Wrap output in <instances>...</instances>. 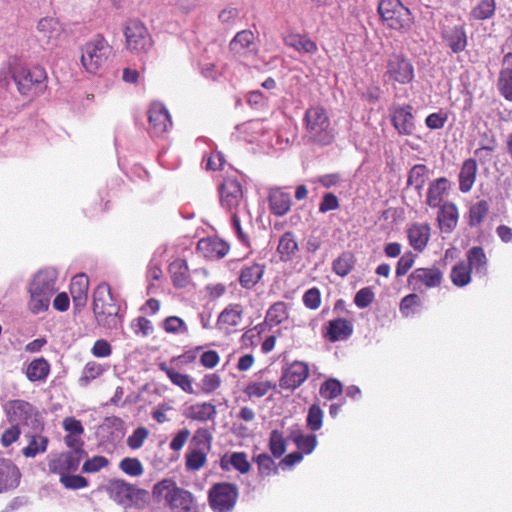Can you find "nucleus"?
<instances>
[{
  "label": "nucleus",
  "mask_w": 512,
  "mask_h": 512,
  "mask_svg": "<svg viewBox=\"0 0 512 512\" xmlns=\"http://www.w3.org/2000/svg\"><path fill=\"white\" fill-rule=\"evenodd\" d=\"M58 273L54 268H44L35 273L28 285V309L34 314L46 312L52 296L57 292Z\"/></svg>",
  "instance_id": "nucleus-1"
},
{
  "label": "nucleus",
  "mask_w": 512,
  "mask_h": 512,
  "mask_svg": "<svg viewBox=\"0 0 512 512\" xmlns=\"http://www.w3.org/2000/svg\"><path fill=\"white\" fill-rule=\"evenodd\" d=\"M304 123L305 137L308 141L321 146L329 145L334 141L335 130L324 107L314 105L308 108L305 112Z\"/></svg>",
  "instance_id": "nucleus-2"
},
{
  "label": "nucleus",
  "mask_w": 512,
  "mask_h": 512,
  "mask_svg": "<svg viewBox=\"0 0 512 512\" xmlns=\"http://www.w3.org/2000/svg\"><path fill=\"white\" fill-rule=\"evenodd\" d=\"M152 494L158 502H164L171 512H190L194 497L179 487L172 479H163L153 486Z\"/></svg>",
  "instance_id": "nucleus-3"
},
{
  "label": "nucleus",
  "mask_w": 512,
  "mask_h": 512,
  "mask_svg": "<svg viewBox=\"0 0 512 512\" xmlns=\"http://www.w3.org/2000/svg\"><path fill=\"white\" fill-rule=\"evenodd\" d=\"M111 57L112 47L101 36L89 40L81 48V65L90 74H102L107 69Z\"/></svg>",
  "instance_id": "nucleus-4"
},
{
  "label": "nucleus",
  "mask_w": 512,
  "mask_h": 512,
  "mask_svg": "<svg viewBox=\"0 0 512 512\" xmlns=\"http://www.w3.org/2000/svg\"><path fill=\"white\" fill-rule=\"evenodd\" d=\"M93 312L99 325L109 329L116 328L120 322L119 306L111 294L110 286L101 283L93 294Z\"/></svg>",
  "instance_id": "nucleus-5"
},
{
  "label": "nucleus",
  "mask_w": 512,
  "mask_h": 512,
  "mask_svg": "<svg viewBox=\"0 0 512 512\" xmlns=\"http://www.w3.org/2000/svg\"><path fill=\"white\" fill-rule=\"evenodd\" d=\"M11 76L16 83L18 91L26 96L34 97L46 89L47 74L44 68L36 66L27 69L18 64L11 70Z\"/></svg>",
  "instance_id": "nucleus-6"
},
{
  "label": "nucleus",
  "mask_w": 512,
  "mask_h": 512,
  "mask_svg": "<svg viewBox=\"0 0 512 512\" xmlns=\"http://www.w3.org/2000/svg\"><path fill=\"white\" fill-rule=\"evenodd\" d=\"M378 12L384 24L391 29L406 32L412 28V13L400 0H381Z\"/></svg>",
  "instance_id": "nucleus-7"
},
{
  "label": "nucleus",
  "mask_w": 512,
  "mask_h": 512,
  "mask_svg": "<svg viewBox=\"0 0 512 512\" xmlns=\"http://www.w3.org/2000/svg\"><path fill=\"white\" fill-rule=\"evenodd\" d=\"M414 78V65L405 54L393 52L387 56L384 72V80L387 83L408 85Z\"/></svg>",
  "instance_id": "nucleus-8"
},
{
  "label": "nucleus",
  "mask_w": 512,
  "mask_h": 512,
  "mask_svg": "<svg viewBox=\"0 0 512 512\" xmlns=\"http://www.w3.org/2000/svg\"><path fill=\"white\" fill-rule=\"evenodd\" d=\"M239 496L238 487L232 483H217L209 490V504L215 512H231Z\"/></svg>",
  "instance_id": "nucleus-9"
},
{
  "label": "nucleus",
  "mask_w": 512,
  "mask_h": 512,
  "mask_svg": "<svg viewBox=\"0 0 512 512\" xmlns=\"http://www.w3.org/2000/svg\"><path fill=\"white\" fill-rule=\"evenodd\" d=\"M124 35L126 48L132 53H146L152 46L148 29L140 21H128L124 29Z\"/></svg>",
  "instance_id": "nucleus-10"
},
{
  "label": "nucleus",
  "mask_w": 512,
  "mask_h": 512,
  "mask_svg": "<svg viewBox=\"0 0 512 512\" xmlns=\"http://www.w3.org/2000/svg\"><path fill=\"white\" fill-rule=\"evenodd\" d=\"M37 39L48 45L57 46L65 38L63 24L54 17L41 18L36 26Z\"/></svg>",
  "instance_id": "nucleus-11"
},
{
  "label": "nucleus",
  "mask_w": 512,
  "mask_h": 512,
  "mask_svg": "<svg viewBox=\"0 0 512 512\" xmlns=\"http://www.w3.org/2000/svg\"><path fill=\"white\" fill-rule=\"evenodd\" d=\"M443 272L436 266L417 268L408 277V283L415 291L439 287Z\"/></svg>",
  "instance_id": "nucleus-12"
},
{
  "label": "nucleus",
  "mask_w": 512,
  "mask_h": 512,
  "mask_svg": "<svg viewBox=\"0 0 512 512\" xmlns=\"http://www.w3.org/2000/svg\"><path fill=\"white\" fill-rule=\"evenodd\" d=\"M84 451L81 449L50 455L48 458L49 471L54 474L66 475L67 472L76 471L79 467Z\"/></svg>",
  "instance_id": "nucleus-13"
},
{
  "label": "nucleus",
  "mask_w": 512,
  "mask_h": 512,
  "mask_svg": "<svg viewBox=\"0 0 512 512\" xmlns=\"http://www.w3.org/2000/svg\"><path fill=\"white\" fill-rule=\"evenodd\" d=\"M106 490L111 499L124 507H129L133 504L134 499L144 491L137 489L134 485L125 482L124 480L114 479L111 480Z\"/></svg>",
  "instance_id": "nucleus-14"
},
{
  "label": "nucleus",
  "mask_w": 512,
  "mask_h": 512,
  "mask_svg": "<svg viewBox=\"0 0 512 512\" xmlns=\"http://www.w3.org/2000/svg\"><path fill=\"white\" fill-rule=\"evenodd\" d=\"M308 364L302 361H295L290 364L282 374L280 387L283 389L295 390L308 378Z\"/></svg>",
  "instance_id": "nucleus-15"
},
{
  "label": "nucleus",
  "mask_w": 512,
  "mask_h": 512,
  "mask_svg": "<svg viewBox=\"0 0 512 512\" xmlns=\"http://www.w3.org/2000/svg\"><path fill=\"white\" fill-rule=\"evenodd\" d=\"M390 112L392 124L400 135H411L414 132V117L410 105H394Z\"/></svg>",
  "instance_id": "nucleus-16"
},
{
  "label": "nucleus",
  "mask_w": 512,
  "mask_h": 512,
  "mask_svg": "<svg viewBox=\"0 0 512 512\" xmlns=\"http://www.w3.org/2000/svg\"><path fill=\"white\" fill-rule=\"evenodd\" d=\"M150 131L159 136L165 133L172 125L170 114L162 103L154 102L148 111Z\"/></svg>",
  "instance_id": "nucleus-17"
},
{
  "label": "nucleus",
  "mask_w": 512,
  "mask_h": 512,
  "mask_svg": "<svg viewBox=\"0 0 512 512\" xmlns=\"http://www.w3.org/2000/svg\"><path fill=\"white\" fill-rule=\"evenodd\" d=\"M243 200L241 184L235 179H226L220 187L221 205L232 211L237 209Z\"/></svg>",
  "instance_id": "nucleus-18"
},
{
  "label": "nucleus",
  "mask_w": 512,
  "mask_h": 512,
  "mask_svg": "<svg viewBox=\"0 0 512 512\" xmlns=\"http://www.w3.org/2000/svg\"><path fill=\"white\" fill-rule=\"evenodd\" d=\"M182 414L186 419L192 421L207 422L215 419L217 409L211 402H197L185 406Z\"/></svg>",
  "instance_id": "nucleus-19"
},
{
  "label": "nucleus",
  "mask_w": 512,
  "mask_h": 512,
  "mask_svg": "<svg viewBox=\"0 0 512 512\" xmlns=\"http://www.w3.org/2000/svg\"><path fill=\"white\" fill-rule=\"evenodd\" d=\"M243 316V308L239 304L227 306L218 316L217 327L226 333L235 331L240 325Z\"/></svg>",
  "instance_id": "nucleus-20"
},
{
  "label": "nucleus",
  "mask_w": 512,
  "mask_h": 512,
  "mask_svg": "<svg viewBox=\"0 0 512 512\" xmlns=\"http://www.w3.org/2000/svg\"><path fill=\"white\" fill-rule=\"evenodd\" d=\"M450 182L446 177H440L429 184L426 196V204L431 208H439L445 202Z\"/></svg>",
  "instance_id": "nucleus-21"
},
{
  "label": "nucleus",
  "mask_w": 512,
  "mask_h": 512,
  "mask_svg": "<svg viewBox=\"0 0 512 512\" xmlns=\"http://www.w3.org/2000/svg\"><path fill=\"white\" fill-rule=\"evenodd\" d=\"M4 410L9 421L19 423L25 422L34 412L33 406L24 400H10L4 405Z\"/></svg>",
  "instance_id": "nucleus-22"
},
{
  "label": "nucleus",
  "mask_w": 512,
  "mask_h": 512,
  "mask_svg": "<svg viewBox=\"0 0 512 512\" xmlns=\"http://www.w3.org/2000/svg\"><path fill=\"white\" fill-rule=\"evenodd\" d=\"M229 251V247L216 238H203L198 241L197 252L210 259L223 258Z\"/></svg>",
  "instance_id": "nucleus-23"
},
{
  "label": "nucleus",
  "mask_w": 512,
  "mask_h": 512,
  "mask_svg": "<svg viewBox=\"0 0 512 512\" xmlns=\"http://www.w3.org/2000/svg\"><path fill=\"white\" fill-rule=\"evenodd\" d=\"M458 218V209L454 203L445 202L441 207H439L437 221L442 232H452L457 226Z\"/></svg>",
  "instance_id": "nucleus-24"
},
{
  "label": "nucleus",
  "mask_w": 512,
  "mask_h": 512,
  "mask_svg": "<svg viewBox=\"0 0 512 512\" xmlns=\"http://www.w3.org/2000/svg\"><path fill=\"white\" fill-rule=\"evenodd\" d=\"M19 479L18 468L10 460L0 459V493L16 487Z\"/></svg>",
  "instance_id": "nucleus-25"
},
{
  "label": "nucleus",
  "mask_w": 512,
  "mask_h": 512,
  "mask_svg": "<svg viewBox=\"0 0 512 512\" xmlns=\"http://www.w3.org/2000/svg\"><path fill=\"white\" fill-rule=\"evenodd\" d=\"M352 332L353 325L350 321L343 318H337L329 322L324 336L331 342H337L346 340L350 337Z\"/></svg>",
  "instance_id": "nucleus-26"
},
{
  "label": "nucleus",
  "mask_w": 512,
  "mask_h": 512,
  "mask_svg": "<svg viewBox=\"0 0 512 512\" xmlns=\"http://www.w3.org/2000/svg\"><path fill=\"white\" fill-rule=\"evenodd\" d=\"M230 49L239 56L252 54L255 51L254 34L249 30L238 32L230 42Z\"/></svg>",
  "instance_id": "nucleus-27"
},
{
  "label": "nucleus",
  "mask_w": 512,
  "mask_h": 512,
  "mask_svg": "<svg viewBox=\"0 0 512 512\" xmlns=\"http://www.w3.org/2000/svg\"><path fill=\"white\" fill-rule=\"evenodd\" d=\"M430 226L425 223H415L407 231L410 245L418 251L424 250L430 238Z\"/></svg>",
  "instance_id": "nucleus-28"
},
{
  "label": "nucleus",
  "mask_w": 512,
  "mask_h": 512,
  "mask_svg": "<svg viewBox=\"0 0 512 512\" xmlns=\"http://www.w3.org/2000/svg\"><path fill=\"white\" fill-rule=\"evenodd\" d=\"M264 274V266L259 263L245 264L241 268L239 282L243 288H253Z\"/></svg>",
  "instance_id": "nucleus-29"
},
{
  "label": "nucleus",
  "mask_w": 512,
  "mask_h": 512,
  "mask_svg": "<svg viewBox=\"0 0 512 512\" xmlns=\"http://www.w3.org/2000/svg\"><path fill=\"white\" fill-rule=\"evenodd\" d=\"M89 281L88 278L83 275H76L72 278L70 284V293L76 308L80 309L85 306L87 301Z\"/></svg>",
  "instance_id": "nucleus-30"
},
{
  "label": "nucleus",
  "mask_w": 512,
  "mask_h": 512,
  "mask_svg": "<svg viewBox=\"0 0 512 512\" xmlns=\"http://www.w3.org/2000/svg\"><path fill=\"white\" fill-rule=\"evenodd\" d=\"M477 163L474 159H467L463 162L459 173V189L463 193L469 192L476 180Z\"/></svg>",
  "instance_id": "nucleus-31"
},
{
  "label": "nucleus",
  "mask_w": 512,
  "mask_h": 512,
  "mask_svg": "<svg viewBox=\"0 0 512 512\" xmlns=\"http://www.w3.org/2000/svg\"><path fill=\"white\" fill-rule=\"evenodd\" d=\"M269 204L273 214L283 216L291 207L290 194L279 188L272 189L269 194Z\"/></svg>",
  "instance_id": "nucleus-32"
},
{
  "label": "nucleus",
  "mask_w": 512,
  "mask_h": 512,
  "mask_svg": "<svg viewBox=\"0 0 512 512\" xmlns=\"http://www.w3.org/2000/svg\"><path fill=\"white\" fill-rule=\"evenodd\" d=\"M220 466L225 471H229L230 468L233 467L241 474L248 473L251 468V465L247 460V455L244 452H233L229 455H224L221 458Z\"/></svg>",
  "instance_id": "nucleus-33"
},
{
  "label": "nucleus",
  "mask_w": 512,
  "mask_h": 512,
  "mask_svg": "<svg viewBox=\"0 0 512 512\" xmlns=\"http://www.w3.org/2000/svg\"><path fill=\"white\" fill-rule=\"evenodd\" d=\"M49 374L50 364L43 357L32 360L25 368V375L31 382L45 381Z\"/></svg>",
  "instance_id": "nucleus-34"
},
{
  "label": "nucleus",
  "mask_w": 512,
  "mask_h": 512,
  "mask_svg": "<svg viewBox=\"0 0 512 512\" xmlns=\"http://www.w3.org/2000/svg\"><path fill=\"white\" fill-rule=\"evenodd\" d=\"M298 250L299 246L294 234L292 232L284 233L277 246L281 261L289 262L293 260Z\"/></svg>",
  "instance_id": "nucleus-35"
},
{
  "label": "nucleus",
  "mask_w": 512,
  "mask_h": 512,
  "mask_svg": "<svg viewBox=\"0 0 512 512\" xmlns=\"http://www.w3.org/2000/svg\"><path fill=\"white\" fill-rule=\"evenodd\" d=\"M444 40L454 53H460L467 46V35L463 26H455L444 33Z\"/></svg>",
  "instance_id": "nucleus-36"
},
{
  "label": "nucleus",
  "mask_w": 512,
  "mask_h": 512,
  "mask_svg": "<svg viewBox=\"0 0 512 512\" xmlns=\"http://www.w3.org/2000/svg\"><path fill=\"white\" fill-rule=\"evenodd\" d=\"M284 41L286 45L300 53L315 54L318 51L316 43L305 35L289 34Z\"/></svg>",
  "instance_id": "nucleus-37"
},
{
  "label": "nucleus",
  "mask_w": 512,
  "mask_h": 512,
  "mask_svg": "<svg viewBox=\"0 0 512 512\" xmlns=\"http://www.w3.org/2000/svg\"><path fill=\"white\" fill-rule=\"evenodd\" d=\"M468 267L474 270L476 274L486 275L488 260L484 250L481 247H472L467 252Z\"/></svg>",
  "instance_id": "nucleus-38"
},
{
  "label": "nucleus",
  "mask_w": 512,
  "mask_h": 512,
  "mask_svg": "<svg viewBox=\"0 0 512 512\" xmlns=\"http://www.w3.org/2000/svg\"><path fill=\"white\" fill-rule=\"evenodd\" d=\"M160 369L166 373L167 377L174 385L178 386L186 393H194L192 379L189 375L182 374L174 368L168 367L166 364H161Z\"/></svg>",
  "instance_id": "nucleus-39"
},
{
  "label": "nucleus",
  "mask_w": 512,
  "mask_h": 512,
  "mask_svg": "<svg viewBox=\"0 0 512 512\" xmlns=\"http://www.w3.org/2000/svg\"><path fill=\"white\" fill-rule=\"evenodd\" d=\"M172 281L177 287H185L189 281L188 266L183 259H176L169 266Z\"/></svg>",
  "instance_id": "nucleus-40"
},
{
  "label": "nucleus",
  "mask_w": 512,
  "mask_h": 512,
  "mask_svg": "<svg viewBox=\"0 0 512 512\" xmlns=\"http://www.w3.org/2000/svg\"><path fill=\"white\" fill-rule=\"evenodd\" d=\"M276 383L269 380H255L250 381L243 392L249 398H261L265 396L270 390L276 389Z\"/></svg>",
  "instance_id": "nucleus-41"
},
{
  "label": "nucleus",
  "mask_w": 512,
  "mask_h": 512,
  "mask_svg": "<svg viewBox=\"0 0 512 512\" xmlns=\"http://www.w3.org/2000/svg\"><path fill=\"white\" fill-rule=\"evenodd\" d=\"M496 11L495 0H480L472 8L470 18L473 20L483 21L492 18Z\"/></svg>",
  "instance_id": "nucleus-42"
},
{
  "label": "nucleus",
  "mask_w": 512,
  "mask_h": 512,
  "mask_svg": "<svg viewBox=\"0 0 512 512\" xmlns=\"http://www.w3.org/2000/svg\"><path fill=\"white\" fill-rule=\"evenodd\" d=\"M428 176V167L424 164H417L410 169L407 183L408 185L413 186L416 190L420 191L424 187Z\"/></svg>",
  "instance_id": "nucleus-43"
},
{
  "label": "nucleus",
  "mask_w": 512,
  "mask_h": 512,
  "mask_svg": "<svg viewBox=\"0 0 512 512\" xmlns=\"http://www.w3.org/2000/svg\"><path fill=\"white\" fill-rule=\"evenodd\" d=\"M450 279L455 286L464 287L471 281V270L465 262H460L452 267Z\"/></svg>",
  "instance_id": "nucleus-44"
},
{
  "label": "nucleus",
  "mask_w": 512,
  "mask_h": 512,
  "mask_svg": "<svg viewBox=\"0 0 512 512\" xmlns=\"http://www.w3.org/2000/svg\"><path fill=\"white\" fill-rule=\"evenodd\" d=\"M106 371L105 366L95 361H89L85 364L81 376L79 378V384L81 386H87L92 380L98 378Z\"/></svg>",
  "instance_id": "nucleus-45"
},
{
  "label": "nucleus",
  "mask_w": 512,
  "mask_h": 512,
  "mask_svg": "<svg viewBox=\"0 0 512 512\" xmlns=\"http://www.w3.org/2000/svg\"><path fill=\"white\" fill-rule=\"evenodd\" d=\"M208 453V451L191 447L185 457L187 470L197 471L201 469L206 464Z\"/></svg>",
  "instance_id": "nucleus-46"
},
{
  "label": "nucleus",
  "mask_w": 512,
  "mask_h": 512,
  "mask_svg": "<svg viewBox=\"0 0 512 512\" xmlns=\"http://www.w3.org/2000/svg\"><path fill=\"white\" fill-rule=\"evenodd\" d=\"M354 264V255L350 252H344L333 262V271L337 275L344 277L351 272Z\"/></svg>",
  "instance_id": "nucleus-47"
},
{
  "label": "nucleus",
  "mask_w": 512,
  "mask_h": 512,
  "mask_svg": "<svg viewBox=\"0 0 512 512\" xmlns=\"http://www.w3.org/2000/svg\"><path fill=\"white\" fill-rule=\"evenodd\" d=\"M48 439L40 435H33L29 444L23 448L22 453L25 457L33 458L38 453H44L47 450Z\"/></svg>",
  "instance_id": "nucleus-48"
},
{
  "label": "nucleus",
  "mask_w": 512,
  "mask_h": 512,
  "mask_svg": "<svg viewBox=\"0 0 512 512\" xmlns=\"http://www.w3.org/2000/svg\"><path fill=\"white\" fill-rule=\"evenodd\" d=\"M269 450L275 458H280L286 452V439L279 430H272L269 436Z\"/></svg>",
  "instance_id": "nucleus-49"
},
{
  "label": "nucleus",
  "mask_w": 512,
  "mask_h": 512,
  "mask_svg": "<svg viewBox=\"0 0 512 512\" xmlns=\"http://www.w3.org/2000/svg\"><path fill=\"white\" fill-rule=\"evenodd\" d=\"M119 468L131 477H138L144 473V467L137 458L126 457L119 462Z\"/></svg>",
  "instance_id": "nucleus-50"
},
{
  "label": "nucleus",
  "mask_w": 512,
  "mask_h": 512,
  "mask_svg": "<svg viewBox=\"0 0 512 512\" xmlns=\"http://www.w3.org/2000/svg\"><path fill=\"white\" fill-rule=\"evenodd\" d=\"M212 438V434L208 429H197L192 438L193 448L202 449L209 452L211 450Z\"/></svg>",
  "instance_id": "nucleus-51"
},
{
  "label": "nucleus",
  "mask_w": 512,
  "mask_h": 512,
  "mask_svg": "<svg viewBox=\"0 0 512 512\" xmlns=\"http://www.w3.org/2000/svg\"><path fill=\"white\" fill-rule=\"evenodd\" d=\"M496 148L497 141L495 137L489 133H484L479 140V148L475 150V155L480 159L486 158Z\"/></svg>",
  "instance_id": "nucleus-52"
},
{
  "label": "nucleus",
  "mask_w": 512,
  "mask_h": 512,
  "mask_svg": "<svg viewBox=\"0 0 512 512\" xmlns=\"http://www.w3.org/2000/svg\"><path fill=\"white\" fill-rule=\"evenodd\" d=\"M293 441L298 449L305 454L312 453L317 446V438L313 434L304 435L299 432L293 436Z\"/></svg>",
  "instance_id": "nucleus-53"
},
{
  "label": "nucleus",
  "mask_w": 512,
  "mask_h": 512,
  "mask_svg": "<svg viewBox=\"0 0 512 512\" xmlns=\"http://www.w3.org/2000/svg\"><path fill=\"white\" fill-rule=\"evenodd\" d=\"M287 318L286 306L283 302L272 305L266 315V321L270 325H278Z\"/></svg>",
  "instance_id": "nucleus-54"
},
{
  "label": "nucleus",
  "mask_w": 512,
  "mask_h": 512,
  "mask_svg": "<svg viewBox=\"0 0 512 512\" xmlns=\"http://www.w3.org/2000/svg\"><path fill=\"white\" fill-rule=\"evenodd\" d=\"M498 85L501 94L512 101V68L507 67L501 71Z\"/></svg>",
  "instance_id": "nucleus-55"
},
{
  "label": "nucleus",
  "mask_w": 512,
  "mask_h": 512,
  "mask_svg": "<svg viewBox=\"0 0 512 512\" xmlns=\"http://www.w3.org/2000/svg\"><path fill=\"white\" fill-rule=\"evenodd\" d=\"M488 212V204L482 200L471 206L469 211V224L471 226L479 225Z\"/></svg>",
  "instance_id": "nucleus-56"
},
{
  "label": "nucleus",
  "mask_w": 512,
  "mask_h": 512,
  "mask_svg": "<svg viewBox=\"0 0 512 512\" xmlns=\"http://www.w3.org/2000/svg\"><path fill=\"white\" fill-rule=\"evenodd\" d=\"M259 473L262 476H269L277 473V467L274 460L266 453H261L256 457Z\"/></svg>",
  "instance_id": "nucleus-57"
},
{
  "label": "nucleus",
  "mask_w": 512,
  "mask_h": 512,
  "mask_svg": "<svg viewBox=\"0 0 512 512\" xmlns=\"http://www.w3.org/2000/svg\"><path fill=\"white\" fill-rule=\"evenodd\" d=\"M109 465V460L101 455L93 456L87 459L83 466L82 471L84 473H97L100 470L106 468Z\"/></svg>",
  "instance_id": "nucleus-58"
},
{
  "label": "nucleus",
  "mask_w": 512,
  "mask_h": 512,
  "mask_svg": "<svg viewBox=\"0 0 512 512\" xmlns=\"http://www.w3.org/2000/svg\"><path fill=\"white\" fill-rule=\"evenodd\" d=\"M342 393V384L336 379L325 381L320 387V394L327 399H334Z\"/></svg>",
  "instance_id": "nucleus-59"
},
{
  "label": "nucleus",
  "mask_w": 512,
  "mask_h": 512,
  "mask_svg": "<svg viewBox=\"0 0 512 512\" xmlns=\"http://www.w3.org/2000/svg\"><path fill=\"white\" fill-rule=\"evenodd\" d=\"M149 431L145 427H138L133 433L128 436L126 443L127 446L133 450H137L142 447L143 443L147 439Z\"/></svg>",
  "instance_id": "nucleus-60"
},
{
  "label": "nucleus",
  "mask_w": 512,
  "mask_h": 512,
  "mask_svg": "<svg viewBox=\"0 0 512 512\" xmlns=\"http://www.w3.org/2000/svg\"><path fill=\"white\" fill-rule=\"evenodd\" d=\"M323 411L314 404L309 408L307 415V425L312 431H318L322 427Z\"/></svg>",
  "instance_id": "nucleus-61"
},
{
  "label": "nucleus",
  "mask_w": 512,
  "mask_h": 512,
  "mask_svg": "<svg viewBox=\"0 0 512 512\" xmlns=\"http://www.w3.org/2000/svg\"><path fill=\"white\" fill-rule=\"evenodd\" d=\"M163 328L167 333L176 334L188 332V327L185 322L177 316L167 317L163 322Z\"/></svg>",
  "instance_id": "nucleus-62"
},
{
  "label": "nucleus",
  "mask_w": 512,
  "mask_h": 512,
  "mask_svg": "<svg viewBox=\"0 0 512 512\" xmlns=\"http://www.w3.org/2000/svg\"><path fill=\"white\" fill-rule=\"evenodd\" d=\"M60 482L67 489H81L88 485L87 479L80 475H62Z\"/></svg>",
  "instance_id": "nucleus-63"
},
{
  "label": "nucleus",
  "mask_w": 512,
  "mask_h": 512,
  "mask_svg": "<svg viewBox=\"0 0 512 512\" xmlns=\"http://www.w3.org/2000/svg\"><path fill=\"white\" fill-rule=\"evenodd\" d=\"M131 327L136 335L147 336L152 333V322L144 317H138L131 323Z\"/></svg>",
  "instance_id": "nucleus-64"
}]
</instances>
